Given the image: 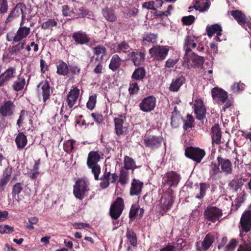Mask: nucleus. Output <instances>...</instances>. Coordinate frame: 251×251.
<instances>
[{
    "label": "nucleus",
    "mask_w": 251,
    "mask_h": 251,
    "mask_svg": "<svg viewBox=\"0 0 251 251\" xmlns=\"http://www.w3.org/2000/svg\"><path fill=\"white\" fill-rule=\"evenodd\" d=\"M216 160L217 162L213 160L209 165V175L212 180L221 179L223 173L226 175L232 173V164L229 159L224 158L221 155H219Z\"/></svg>",
    "instance_id": "f257e3e1"
},
{
    "label": "nucleus",
    "mask_w": 251,
    "mask_h": 251,
    "mask_svg": "<svg viewBox=\"0 0 251 251\" xmlns=\"http://www.w3.org/2000/svg\"><path fill=\"white\" fill-rule=\"evenodd\" d=\"M124 208V199L121 197H117L110 205L109 215L112 220L116 221L122 215Z\"/></svg>",
    "instance_id": "f03ea898"
},
{
    "label": "nucleus",
    "mask_w": 251,
    "mask_h": 251,
    "mask_svg": "<svg viewBox=\"0 0 251 251\" xmlns=\"http://www.w3.org/2000/svg\"><path fill=\"white\" fill-rule=\"evenodd\" d=\"M204 150L198 147H187L185 150V155L197 163H200L205 155Z\"/></svg>",
    "instance_id": "7ed1b4c3"
},
{
    "label": "nucleus",
    "mask_w": 251,
    "mask_h": 251,
    "mask_svg": "<svg viewBox=\"0 0 251 251\" xmlns=\"http://www.w3.org/2000/svg\"><path fill=\"white\" fill-rule=\"evenodd\" d=\"M89 190L87 182L82 179H78L73 186V194L75 197L80 200H82L85 193Z\"/></svg>",
    "instance_id": "20e7f679"
},
{
    "label": "nucleus",
    "mask_w": 251,
    "mask_h": 251,
    "mask_svg": "<svg viewBox=\"0 0 251 251\" xmlns=\"http://www.w3.org/2000/svg\"><path fill=\"white\" fill-rule=\"evenodd\" d=\"M169 51V48L167 46L156 45L149 50V53L154 59L162 61L166 58Z\"/></svg>",
    "instance_id": "39448f33"
},
{
    "label": "nucleus",
    "mask_w": 251,
    "mask_h": 251,
    "mask_svg": "<svg viewBox=\"0 0 251 251\" xmlns=\"http://www.w3.org/2000/svg\"><path fill=\"white\" fill-rule=\"evenodd\" d=\"M203 215L205 220L214 223L221 218L223 211L216 206H208L205 209Z\"/></svg>",
    "instance_id": "423d86ee"
},
{
    "label": "nucleus",
    "mask_w": 251,
    "mask_h": 251,
    "mask_svg": "<svg viewBox=\"0 0 251 251\" xmlns=\"http://www.w3.org/2000/svg\"><path fill=\"white\" fill-rule=\"evenodd\" d=\"M180 175L176 172L169 171L166 173L162 178V186H169V188L176 186L180 180Z\"/></svg>",
    "instance_id": "0eeeda50"
},
{
    "label": "nucleus",
    "mask_w": 251,
    "mask_h": 251,
    "mask_svg": "<svg viewBox=\"0 0 251 251\" xmlns=\"http://www.w3.org/2000/svg\"><path fill=\"white\" fill-rule=\"evenodd\" d=\"M240 236L251 230V210H246L242 214L240 221Z\"/></svg>",
    "instance_id": "6e6552de"
},
{
    "label": "nucleus",
    "mask_w": 251,
    "mask_h": 251,
    "mask_svg": "<svg viewBox=\"0 0 251 251\" xmlns=\"http://www.w3.org/2000/svg\"><path fill=\"white\" fill-rule=\"evenodd\" d=\"M118 176L116 173H111L110 170L106 167L104 169V173L100 178L101 182L100 185L101 189H105L109 187L110 183H115L118 178Z\"/></svg>",
    "instance_id": "1a4fd4ad"
},
{
    "label": "nucleus",
    "mask_w": 251,
    "mask_h": 251,
    "mask_svg": "<svg viewBox=\"0 0 251 251\" xmlns=\"http://www.w3.org/2000/svg\"><path fill=\"white\" fill-rule=\"evenodd\" d=\"M156 101V98L153 96L146 97L139 103V108L144 112H151L155 107Z\"/></svg>",
    "instance_id": "9d476101"
},
{
    "label": "nucleus",
    "mask_w": 251,
    "mask_h": 251,
    "mask_svg": "<svg viewBox=\"0 0 251 251\" xmlns=\"http://www.w3.org/2000/svg\"><path fill=\"white\" fill-rule=\"evenodd\" d=\"M163 139L160 136L151 135L144 140L145 146L151 150H156L161 147Z\"/></svg>",
    "instance_id": "9b49d317"
},
{
    "label": "nucleus",
    "mask_w": 251,
    "mask_h": 251,
    "mask_svg": "<svg viewBox=\"0 0 251 251\" xmlns=\"http://www.w3.org/2000/svg\"><path fill=\"white\" fill-rule=\"evenodd\" d=\"M206 109L203 102L201 99L196 100L194 104V113L196 115V119L203 121L206 119Z\"/></svg>",
    "instance_id": "f8f14e48"
},
{
    "label": "nucleus",
    "mask_w": 251,
    "mask_h": 251,
    "mask_svg": "<svg viewBox=\"0 0 251 251\" xmlns=\"http://www.w3.org/2000/svg\"><path fill=\"white\" fill-rule=\"evenodd\" d=\"M212 96L219 104H223L227 99V93L223 89L215 87L212 89Z\"/></svg>",
    "instance_id": "ddd939ff"
},
{
    "label": "nucleus",
    "mask_w": 251,
    "mask_h": 251,
    "mask_svg": "<svg viewBox=\"0 0 251 251\" xmlns=\"http://www.w3.org/2000/svg\"><path fill=\"white\" fill-rule=\"evenodd\" d=\"M213 235L209 233L206 235L200 246V242L196 243V250L197 251H206L208 250L214 242Z\"/></svg>",
    "instance_id": "4468645a"
},
{
    "label": "nucleus",
    "mask_w": 251,
    "mask_h": 251,
    "mask_svg": "<svg viewBox=\"0 0 251 251\" xmlns=\"http://www.w3.org/2000/svg\"><path fill=\"white\" fill-rule=\"evenodd\" d=\"M37 88L41 87V94L43 97V101L44 103H46L47 100L50 99L51 95V87L49 81L42 80L37 86Z\"/></svg>",
    "instance_id": "2eb2a0df"
},
{
    "label": "nucleus",
    "mask_w": 251,
    "mask_h": 251,
    "mask_svg": "<svg viewBox=\"0 0 251 251\" xmlns=\"http://www.w3.org/2000/svg\"><path fill=\"white\" fill-rule=\"evenodd\" d=\"M72 38L76 44L86 45L89 43L90 38L85 32L81 30L77 31L72 34Z\"/></svg>",
    "instance_id": "dca6fc26"
},
{
    "label": "nucleus",
    "mask_w": 251,
    "mask_h": 251,
    "mask_svg": "<svg viewBox=\"0 0 251 251\" xmlns=\"http://www.w3.org/2000/svg\"><path fill=\"white\" fill-rule=\"evenodd\" d=\"M79 96V90L77 87H74L69 92L66 102L69 108H72L75 104Z\"/></svg>",
    "instance_id": "f3484780"
},
{
    "label": "nucleus",
    "mask_w": 251,
    "mask_h": 251,
    "mask_svg": "<svg viewBox=\"0 0 251 251\" xmlns=\"http://www.w3.org/2000/svg\"><path fill=\"white\" fill-rule=\"evenodd\" d=\"M144 186V183L142 181L139 179L134 178L131 184V187L130 189V195L138 196L142 192V188Z\"/></svg>",
    "instance_id": "a211bd4d"
},
{
    "label": "nucleus",
    "mask_w": 251,
    "mask_h": 251,
    "mask_svg": "<svg viewBox=\"0 0 251 251\" xmlns=\"http://www.w3.org/2000/svg\"><path fill=\"white\" fill-rule=\"evenodd\" d=\"M186 79L182 75H177L175 78L173 79L169 87L170 91L172 92H177L181 86L185 83Z\"/></svg>",
    "instance_id": "6ab92c4d"
},
{
    "label": "nucleus",
    "mask_w": 251,
    "mask_h": 251,
    "mask_svg": "<svg viewBox=\"0 0 251 251\" xmlns=\"http://www.w3.org/2000/svg\"><path fill=\"white\" fill-rule=\"evenodd\" d=\"M134 65L136 66L142 64L145 61V54L140 51H132L128 54Z\"/></svg>",
    "instance_id": "aec40b11"
},
{
    "label": "nucleus",
    "mask_w": 251,
    "mask_h": 251,
    "mask_svg": "<svg viewBox=\"0 0 251 251\" xmlns=\"http://www.w3.org/2000/svg\"><path fill=\"white\" fill-rule=\"evenodd\" d=\"M211 137L212 143L217 145L221 143L222 132L218 124H215L211 128Z\"/></svg>",
    "instance_id": "412c9836"
},
{
    "label": "nucleus",
    "mask_w": 251,
    "mask_h": 251,
    "mask_svg": "<svg viewBox=\"0 0 251 251\" xmlns=\"http://www.w3.org/2000/svg\"><path fill=\"white\" fill-rule=\"evenodd\" d=\"M100 155L98 151H91L88 155L86 164L88 167H91L92 165H98L100 161Z\"/></svg>",
    "instance_id": "4be33fe9"
},
{
    "label": "nucleus",
    "mask_w": 251,
    "mask_h": 251,
    "mask_svg": "<svg viewBox=\"0 0 251 251\" xmlns=\"http://www.w3.org/2000/svg\"><path fill=\"white\" fill-rule=\"evenodd\" d=\"M123 118L125 119V117L119 115V117H116L114 119L115 132L118 136L123 135L124 133L125 127L123 126Z\"/></svg>",
    "instance_id": "5701e85b"
},
{
    "label": "nucleus",
    "mask_w": 251,
    "mask_h": 251,
    "mask_svg": "<svg viewBox=\"0 0 251 251\" xmlns=\"http://www.w3.org/2000/svg\"><path fill=\"white\" fill-rule=\"evenodd\" d=\"M205 59L202 56L196 55L195 53H193V55L189 59L188 63L192 68H196L202 66Z\"/></svg>",
    "instance_id": "b1692460"
},
{
    "label": "nucleus",
    "mask_w": 251,
    "mask_h": 251,
    "mask_svg": "<svg viewBox=\"0 0 251 251\" xmlns=\"http://www.w3.org/2000/svg\"><path fill=\"white\" fill-rule=\"evenodd\" d=\"M92 15V12L90 11L83 6H81L78 9L75 7V13L73 16V19H78L82 18H90Z\"/></svg>",
    "instance_id": "393cba45"
},
{
    "label": "nucleus",
    "mask_w": 251,
    "mask_h": 251,
    "mask_svg": "<svg viewBox=\"0 0 251 251\" xmlns=\"http://www.w3.org/2000/svg\"><path fill=\"white\" fill-rule=\"evenodd\" d=\"M15 109V105L11 101L6 102L3 105L0 107V113L2 116H7L11 115Z\"/></svg>",
    "instance_id": "a878e982"
},
{
    "label": "nucleus",
    "mask_w": 251,
    "mask_h": 251,
    "mask_svg": "<svg viewBox=\"0 0 251 251\" xmlns=\"http://www.w3.org/2000/svg\"><path fill=\"white\" fill-rule=\"evenodd\" d=\"M57 69L56 73L60 75L66 76L69 74V69L66 63L62 60H59L56 63Z\"/></svg>",
    "instance_id": "bb28decb"
},
{
    "label": "nucleus",
    "mask_w": 251,
    "mask_h": 251,
    "mask_svg": "<svg viewBox=\"0 0 251 251\" xmlns=\"http://www.w3.org/2000/svg\"><path fill=\"white\" fill-rule=\"evenodd\" d=\"M122 59L117 54H114L110 60L109 68L113 72H116L121 66Z\"/></svg>",
    "instance_id": "cd10ccee"
},
{
    "label": "nucleus",
    "mask_w": 251,
    "mask_h": 251,
    "mask_svg": "<svg viewBox=\"0 0 251 251\" xmlns=\"http://www.w3.org/2000/svg\"><path fill=\"white\" fill-rule=\"evenodd\" d=\"M165 196L166 194H164L161 198V207L163 210L167 211L171 208L173 204L174 200L171 194H168L166 198H165Z\"/></svg>",
    "instance_id": "c85d7f7f"
},
{
    "label": "nucleus",
    "mask_w": 251,
    "mask_h": 251,
    "mask_svg": "<svg viewBox=\"0 0 251 251\" xmlns=\"http://www.w3.org/2000/svg\"><path fill=\"white\" fill-rule=\"evenodd\" d=\"M23 21L20 24V27L17 31V42L26 37L30 33V29L28 27L23 26Z\"/></svg>",
    "instance_id": "c756f323"
},
{
    "label": "nucleus",
    "mask_w": 251,
    "mask_h": 251,
    "mask_svg": "<svg viewBox=\"0 0 251 251\" xmlns=\"http://www.w3.org/2000/svg\"><path fill=\"white\" fill-rule=\"evenodd\" d=\"M231 14L237 21L238 23L241 25H244L247 23L246 16L241 11L238 10H232L231 12Z\"/></svg>",
    "instance_id": "7c9ffc66"
},
{
    "label": "nucleus",
    "mask_w": 251,
    "mask_h": 251,
    "mask_svg": "<svg viewBox=\"0 0 251 251\" xmlns=\"http://www.w3.org/2000/svg\"><path fill=\"white\" fill-rule=\"evenodd\" d=\"M197 43L189 35L187 36L184 40V48L185 50V55H187L188 53L191 51L192 49L196 48Z\"/></svg>",
    "instance_id": "2f4dec72"
},
{
    "label": "nucleus",
    "mask_w": 251,
    "mask_h": 251,
    "mask_svg": "<svg viewBox=\"0 0 251 251\" xmlns=\"http://www.w3.org/2000/svg\"><path fill=\"white\" fill-rule=\"evenodd\" d=\"M94 53L97 56L96 60L103 59V57L107 55V50L105 47L99 45L93 49Z\"/></svg>",
    "instance_id": "473e14b6"
},
{
    "label": "nucleus",
    "mask_w": 251,
    "mask_h": 251,
    "mask_svg": "<svg viewBox=\"0 0 251 251\" xmlns=\"http://www.w3.org/2000/svg\"><path fill=\"white\" fill-rule=\"evenodd\" d=\"M245 182V179L242 178H236L229 183V186L234 192H237L239 189H241Z\"/></svg>",
    "instance_id": "72a5a7b5"
},
{
    "label": "nucleus",
    "mask_w": 251,
    "mask_h": 251,
    "mask_svg": "<svg viewBox=\"0 0 251 251\" xmlns=\"http://www.w3.org/2000/svg\"><path fill=\"white\" fill-rule=\"evenodd\" d=\"M206 31L208 37H211L215 33L218 35H221L222 28L220 25L218 24H214L210 26H207Z\"/></svg>",
    "instance_id": "f704fd0d"
},
{
    "label": "nucleus",
    "mask_w": 251,
    "mask_h": 251,
    "mask_svg": "<svg viewBox=\"0 0 251 251\" xmlns=\"http://www.w3.org/2000/svg\"><path fill=\"white\" fill-rule=\"evenodd\" d=\"M146 75L145 68L143 67H139L136 69L132 74L131 78L136 80H143Z\"/></svg>",
    "instance_id": "c9c22d12"
},
{
    "label": "nucleus",
    "mask_w": 251,
    "mask_h": 251,
    "mask_svg": "<svg viewBox=\"0 0 251 251\" xmlns=\"http://www.w3.org/2000/svg\"><path fill=\"white\" fill-rule=\"evenodd\" d=\"M126 237L130 245L133 247L136 246L137 244V238L136 233L132 229H127Z\"/></svg>",
    "instance_id": "e433bc0d"
},
{
    "label": "nucleus",
    "mask_w": 251,
    "mask_h": 251,
    "mask_svg": "<svg viewBox=\"0 0 251 251\" xmlns=\"http://www.w3.org/2000/svg\"><path fill=\"white\" fill-rule=\"evenodd\" d=\"M14 71L13 69L10 68L6 70L0 75V86H2L4 82L9 80L11 78L14 77Z\"/></svg>",
    "instance_id": "4c0bfd02"
},
{
    "label": "nucleus",
    "mask_w": 251,
    "mask_h": 251,
    "mask_svg": "<svg viewBox=\"0 0 251 251\" xmlns=\"http://www.w3.org/2000/svg\"><path fill=\"white\" fill-rule=\"evenodd\" d=\"M40 164V159L35 161L32 169L31 170V172L28 174V176L30 179H36L40 174V172L39 171Z\"/></svg>",
    "instance_id": "58836bf2"
},
{
    "label": "nucleus",
    "mask_w": 251,
    "mask_h": 251,
    "mask_svg": "<svg viewBox=\"0 0 251 251\" xmlns=\"http://www.w3.org/2000/svg\"><path fill=\"white\" fill-rule=\"evenodd\" d=\"M102 14L104 18L109 22H113L117 19L114 11L111 8H106L103 9Z\"/></svg>",
    "instance_id": "ea45409f"
},
{
    "label": "nucleus",
    "mask_w": 251,
    "mask_h": 251,
    "mask_svg": "<svg viewBox=\"0 0 251 251\" xmlns=\"http://www.w3.org/2000/svg\"><path fill=\"white\" fill-rule=\"evenodd\" d=\"M116 50L115 52L118 53H126L129 52L130 50V46L128 43L126 41H123L119 43H117V46L115 47Z\"/></svg>",
    "instance_id": "a19ab883"
},
{
    "label": "nucleus",
    "mask_w": 251,
    "mask_h": 251,
    "mask_svg": "<svg viewBox=\"0 0 251 251\" xmlns=\"http://www.w3.org/2000/svg\"><path fill=\"white\" fill-rule=\"evenodd\" d=\"M124 169L126 170H134L136 168V163L135 161L130 157L127 155L124 157Z\"/></svg>",
    "instance_id": "79ce46f5"
},
{
    "label": "nucleus",
    "mask_w": 251,
    "mask_h": 251,
    "mask_svg": "<svg viewBox=\"0 0 251 251\" xmlns=\"http://www.w3.org/2000/svg\"><path fill=\"white\" fill-rule=\"evenodd\" d=\"M27 143L26 136L23 132H20L17 135V147L19 149H23L26 145Z\"/></svg>",
    "instance_id": "37998d69"
},
{
    "label": "nucleus",
    "mask_w": 251,
    "mask_h": 251,
    "mask_svg": "<svg viewBox=\"0 0 251 251\" xmlns=\"http://www.w3.org/2000/svg\"><path fill=\"white\" fill-rule=\"evenodd\" d=\"M183 120V117L181 114L171 115V126L173 128L178 127Z\"/></svg>",
    "instance_id": "c03bdc74"
},
{
    "label": "nucleus",
    "mask_w": 251,
    "mask_h": 251,
    "mask_svg": "<svg viewBox=\"0 0 251 251\" xmlns=\"http://www.w3.org/2000/svg\"><path fill=\"white\" fill-rule=\"evenodd\" d=\"M61 11L64 17H73L75 13V8H71L68 5H63L62 6Z\"/></svg>",
    "instance_id": "a18cd8bd"
},
{
    "label": "nucleus",
    "mask_w": 251,
    "mask_h": 251,
    "mask_svg": "<svg viewBox=\"0 0 251 251\" xmlns=\"http://www.w3.org/2000/svg\"><path fill=\"white\" fill-rule=\"evenodd\" d=\"M130 96H133L138 93L139 91V87L136 82H130L128 89Z\"/></svg>",
    "instance_id": "49530a36"
},
{
    "label": "nucleus",
    "mask_w": 251,
    "mask_h": 251,
    "mask_svg": "<svg viewBox=\"0 0 251 251\" xmlns=\"http://www.w3.org/2000/svg\"><path fill=\"white\" fill-rule=\"evenodd\" d=\"M139 210V206L138 204H132L129 211V218L130 221H133L135 219L138 215Z\"/></svg>",
    "instance_id": "de8ad7c7"
},
{
    "label": "nucleus",
    "mask_w": 251,
    "mask_h": 251,
    "mask_svg": "<svg viewBox=\"0 0 251 251\" xmlns=\"http://www.w3.org/2000/svg\"><path fill=\"white\" fill-rule=\"evenodd\" d=\"M97 102V95L95 94H93L90 96L88 101L86 103L87 108L90 110L94 109L96 106Z\"/></svg>",
    "instance_id": "09e8293b"
},
{
    "label": "nucleus",
    "mask_w": 251,
    "mask_h": 251,
    "mask_svg": "<svg viewBox=\"0 0 251 251\" xmlns=\"http://www.w3.org/2000/svg\"><path fill=\"white\" fill-rule=\"evenodd\" d=\"M26 14V8L25 4L22 3L17 4V17L20 14L22 15V20L25 18Z\"/></svg>",
    "instance_id": "8fccbe9b"
},
{
    "label": "nucleus",
    "mask_w": 251,
    "mask_h": 251,
    "mask_svg": "<svg viewBox=\"0 0 251 251\" xmlns=\"http://www.w3.org/2000/svg\"><path fill=\"white\" fill-rule=\"evenodd\" d=\"M89 169H91V172L94 176V178L96 180H100L99 176L101 173L100 166L98 165H92L91 167H88Z\"/></svg>",
    "instance_id": "3c124183"
},
{
    "label": "nucleus",
    "mask_w": 251,
    "mask_h": 251,
    "mask_svg": "<svg viewBox=\"0 0 251 251\" xmlns=\"http://www.w3.org/2000/svg\"><path fill=\"white\" fill-rule=\"evenodd\" d=\"M57 25V23L54 19H49L42 24L41 27L44 29H51L52 27L56 26Z\"/></svg>",
    "instance_id": "603ef678"
},
{
    "label": "nucleus",
    "mask_w": 251,
    "mask_h": 251,
    "mask_svg": "<svg viewBox=\"0 0 251 251\" xmlns=\"http://www.w3.org/2000/svg\"><path fill=\"white\" fill-rule=\"evenodd\" d=\"M127 171L124 169L120 171L119 182L122 184H125L127 182L129 176V172Z\"/></svg>",
    "instance_id": "864d4df0"
},
{
    "label": "nucleus",
    "mask_w": 251,
    "mask_h": 251,
    "mask_svg": "<svg viewBox=\"0 0 251 251\" xmlns=\"http://www.w3.org/2000/svg\"><path fill=\"white\" fill-rule=\"evenodd\" d=\"M75 141L74 140H68L66 141L63 144V150L68 153L72 152L74 149V143Z\"/></svg>",
    "instance_id": "5fc2aeb1"
},
{
    "label": "nucleus",
    "mask_w": 251,
    "mask_h": 251,
    "mask_svg": "<svg viewBox=\"0 0 251 251\" xmlns=\"http://www.w3.org/2000/svg\"><path fill=\"white\" fill-rule=\"evenodd\" d=\"M187 118V119L186 120H184L183 119L182 120V121L184 122L183 128L184 130H187L188 129L192 128L193 127V124L194 122V120L191 115L188 114Z\"/></svg>",
    "instance_id": "6e6d98bb"
},
{
    "label": "nucleus",
    "mask_w": 251,
    "mask_h": 251,
    "mask_svg": "<svg viewBox=\"0 0 251 251\" xmlns=\"http://www.w3.org/2000/svg\"><path fill=\"white\" fill-rule=\"evenodd\" d=\"M157 35L153 33H147L144 35L143 42L154 43L156 42Z\"/></svg>",
    "instance_id": "4d7b16f0"
},
{
    "label": "nucleus",
    "mask_w": 251,
    "mask_h": 251,
    "mask_svg": "<svg viewBox=\"0 0 251 251\" xmlns=\"http://www.w3.org/2000/svg\"><path fill=\"white\" fill-rule=\"evenodd\" d=\"M39 221L37 217H32L28 218V222L26 223L25 226L27 229L32 230L34 228V225L36 224Z\"/></svg>",
    "instance_id": "13d9d810"
},
{
    "label": "nucleus",
    "mask_w": 251,
    "mask_h": 251,
    "mask_svg": "<svg viewBox=\"0 0 251 251\" xmlns=\"http://www.w3.org/2000/svg\"><path fill=\"white\" fill-rule=\"evenodd\" d=\"M237 251H251V241L248 240L244 242L243 244L240 245Z\"/></svg>",
    "instance_id": "bf43d9fd"
},
{
    "label": "nucleus",
    "mask_w": 251,
    "mask_h": 251,
    "mask_svg": "<svg viewBox=\"0 0 251 251\" xmlns=\"http://www.w3.org/2000/svg\"><path fill=\"white\" fill-rule=\"evenodd\" d=\"M195 17L193 15L188 16H184L181 19V21L183 25H192L195 21Z\"/></svg>",
    "instance_id": "052dcab7"
},
{
    "label": "nucleus",
    "mask_w": 251,
    "mask_h": 251,
    "mask_svg": "<svg viewBox=\"0 0 251 251\" xmlns=\"http://www.w3.org/2000/svg\"><path fill=\"white\" fill-rule=\"evenodd\" d=\"M206 189V184L205 183H200V194L197 195L196 198L199 199L203 198L205 195Z\"/></svg>",
    "instance_id": "680f3d73"
},
{
    "label": "nucleus",
    "mask_w": 251,
    "mask_h": 251,
    "mask_svg": "<svg viewBox=\"0 0 251 251\" xmlns=\"http://www.w3.org/2000/svg\"><path fill=\"white\" fill-rule=\"evenodd\" d=\"M13 231L14 227H11L6 225L0 226V233L1 234L9 233Z\"/></svg>",
    "instance_id": "e2e57ef3"
},
{
    "label": "nucleus",
    "mask_w": 251,
    "mask_h": 251,
    "mask_svg": "<svg viewBox=\"0 0 251 251\" xmlns=\"http://www.w3.org/2000/svg\"><path fill=\"white\" fill-rule=\"evenodd\" d=\"M239 241L237 239L233 238L230 240L229 243L226 246V249L229 250H233L237 246Z\"/></svg>",
    "instance_id": "0e129e2a"
},
{
    "label": "nucleus",
    "mask_w": 251,
    "mask_h": 251,
    "mask_svg": "<svg viewBox=\"0 0 251 251\" xmlns=\"http://www.w3.org/2000/svg\"><path fill=\"white\" fill-rule=\"evenodd\" d=\"M25 83V79L19 76L17 80V92L23 89Z\"/></svg>",
    "instance_id": "69168bd1"
},
{
    "label": "nucleus",
    "mask_w": 251,
    "mask_h": 251,
    "mask_svg": "<svg viewBox=\"0 0 251 251\" xmlns=\"http://www.w3.org/2000/svg\"><path fill=\"white\" fill-rule=\"evenodd\" d=\"M231 89L233 93L240 92L244 89L243 84L234 83L231 86Z\"/></svg>",
    "instance_id": "338daca9"
},
{
    "label": "nucleus",
    "mask_w": 251,
    "mask_h": 251,
    "mask_svg": "<svg viewBox=\"0 0 251 251\" xmlns=\"http://www.w3.org/2000/svg\"><path fill=\"white\" fill-rule=\"evenodd\" d=\"M91 115L96 123L100 124L102 122L103 117L101 114L97 113H92Z\"/></svg>",
    "instance_id": "774afa93"
}]
</instances>
